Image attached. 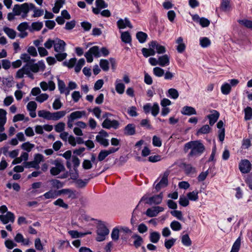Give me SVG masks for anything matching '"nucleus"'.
Returning <instances> with one entry per match:
<instances>
[{"label":"nucleus","mask_w":252,"mask_h":252,"mask_svg":"<svg viewBox=\"0 0 252 252\" xmlns=\"http://www.w3.org/2000/svg\"><path fill=\"white\" fill-rule=\"evenodd\" d=\"M190 149L189 154V157H196L201 155L205 150L203 144L199 141H192L187 143L184 146V150L187 153Z\"/></svg>","instance_id":"1"},{"label":"nucleus","mask_w":252,"mask_h":252,"mask_svg":"<svg viewBox=\"0 0 252 252\" xmlns=\"http://www.w3.org/2000/svg\"><path fill=\"white\" fill-rule=\"evenodd\" d=\"M96 233V240L101 242L106 239V237L109 233V230L104 224L101 223L97 226Z\"/></svg>","instance_id":"2"},{"label":"nucleus","mask_w":252,"mask_h":252,"mask_svg":"<svg viewBox=\"0 0 252 252\" xmlns=\"http://www.w3.org/2000/svg\"><path fill=\"white\" fill-rule=\"evenodd\" d=\"M30 10L29 4L28 3H24L22 4H15L14 6L13 11L16 15H20L21 13H23L22 17L25 18Z\"/></svg>","instance_id":"3"},{"label":"nucleus","mask_w":252,"mask_h":252,"mask_svg":"<svg viewBox=\"0 0 252 252\" xmlns=\"http://www.w3.org/2000/svg\"><path fill=\"white\" fill-rule=\"evenodd\" d=\"M51 164L55 165V167H52L50 169V173L54 176L59 174L61 172L65 170V167L62 163L61 160L59 159L52 160Z\"/></svg>","instance_id":"4"},{"label":"nucleus","mask_w":252,"mask_h":252,"mask_svg":"<svg viewBox=\"0 0 252 252\" xmlns=\"http://www.w3.org/2000/svg\"><path fill=\"white\" fill-rule=\"evenodd\" d=\"M119 125V123L117 121H111L109 118L105 119L102 124V126L103 128L107 129H110L111 127L116 129L118 128Z\"/></svg>","instance_id":"5"},{"label":"nucleus","mask_w":252,"mask_h":252,"mask_svg":"<svg viewBox=\"0 0 252 252\" xmlns=\"http://www.w3.org/2000/svg\"><path fill=\"white\" fill-rule=\"evenodd\" d=\"M169 175V173L168 172H165L163 175V176L156 186V189L157 191L159 190L161 188H164L166 187L168 185V176Z\"/></svg>","instance_id":"6"},{"label":"nucleus","mask_w":252,"mask_h":252,"mask_svg":"<svg viewBox=\"0 0 252 252\" xmlns=\"http://www.w3.org/2000/svg\"><path fill=\"white\" fill-rule=\"evenodd\" d=\"M251 165L248 160H243L239 164V169L243 173H248L251 169Z\"/></svg>","instance_id":"7"},{"label":"nucleus","mask_w":252,"mask_h":252,"mask_svg":"<svg viewBox=\"0 0 252 252\" xmlns=\"http://www.w3.org/2000/svg\"><path fill=\"white\" fill-rule=\"evenodd\" d=\"M66 43L65 42L59 38H56L55 41L54 50L56 52H63L65 50Z\"/></svg>","instance_id":"8"},{"label":"nucleus","mask_w":252,"mask_h":252,"mask_svg":"<svg viewBox=\"0 0 252 252\" xmlns=\"http://www.w3.org/2000/svg\"><path fill=\"white\" fill-rule=\"evenodd\" d=\"M0 220L4 224H6L9 221L13 222L15 220V216L13 213L7 212L5 215H0Z\"/></svg>","instance_id":"9"},{"label":"nucleus","mask_w":252,"mask_h":252,"mask_svg":"<svg viewBox=\"0 0 252 252\" xmlns=\"http://www.w3.org/2000/svg\"><path fill=\"white\" fill-rule=\"evenodd\" d=\"M150 47L156 49L158 54H163L166 52V49L164 46L159 44L156 41H152L149 43Z\"/></svg>","instance_id":"10"},{"label":"nucleus","mask_w":252,"mask_h":252,"mask_svg":"<svg viewBox=\"0 0 252 252\" xmlns=\"http://www.w3.org/2000/svg\"><path fill=\"white\" fill-rule=\"evenodd\" d=\"M162 193H160L158 195H156L152 197H149L148 201H146V204L152 205V204H159L161 203L162 199Z\"/></svg>","instance_id":"11"},{"label":"nucleus","mask_w":252,"mask_h":252,"mask_svg":"<svg viewBox=\"0 0 252 252\" xmlns=\"http://www.w3.org/2000/svg\"><path fill=\"white\" fill-rule=\"evenodd\" d=\"M65 114L66 112L65 111H58L54 113H51L50 112L49 120L57 121L64 117Z\"/></svg>","instance_id":"12"},{"label":"nucleus","mask_w":252,"mask_h":252,"mask_svg":"<svg viewBox=\"0 0 252 252\" xmlns=\"http://www.w3.org/2000/svg\"><path fill=\"white\" fill-rule=\"evenodd\" d=\"M217 126L218 128L220 129L219 130V136L220 141L222 142L224 140L225 136V129L224 128H222L223 126V122L220 121Z\"/></svg>","instance_id":"13"},{"label":"nucleus","mask_w":252,"mask_h":252,"mask_svg":"<svg viewBox=\"0 0 252 252\" xmlns=\"http://www.w3.org/2000/svg\"><path fill=\"white\" fill-rule=\"evenodd\" d=\"M219 116V113L216 110H213L212 114L207 116V118L209 119V124L211 126H213L217 121Z\"/></svg>","instance_id":"14"},{"label":"nucleus","mask_w":252,"mask_h":252,"mask_svg":"<svg viewBox=\"0 0 252 252\" xmlns=\"http://www.w3.org/2000/svg\"><path fill=\"white\" fill-rule=\"evenodd\" d=\"M124 133L127 135H133L135 133V127L133 124H129L126 126Z\"/></svg>","instance_id":"15"},{"label":"nucleus","mask_w":252,"mask_h":252,"mask_svg":"<svg viewBox=\"0 0 252 252\" xmlns=\"http://www.w3.org/2000/svg\"><path fill=\"white\" fill-rule=\"evenodd\" d=\"M158 65L161 66H165L169 64V58L167 55L160 56L158 59Z\"/></svg>","instance_id":"16"},{"label":"nucleus","mask_w":252,"mask_h":252,"mask_svg":"<svg viewBox=\"0 0 252 252\" xmlns=\"http://www.w3.org/2000/svg\"><path fill=\"white\" fill-rule=\"evenodd\" d=\"M131 238L134 239L135 240L133 242V245L136 248H138L140 247L143 243V238L138 234H134L131 236Z\"/></svg>","instance_id":"17"},{"label":"nucleus","mask_w":252,"mask_h":252,"mask_svg":"<svg viewBox=\"0 0 252 252\" xmlns=\"http://www.w3.org/2000/svg\"><path fill=\"white\" fill-rule=\"evenodd\" d=\"M181 112L183 114L185 115L196 114V110L194 108L188 106H184L182 108Z\"/></svg>","instance_id":"18"},{"label":"nucleus","mask_w":252,"mask_h":252,"mask_svg":"<svg viewBox=\"0 0 252 252\" xmlns=\"http://www.w3.org/2000/svg\"><path fill=\"white\" fill-rule=\"evenodd\" d=\"M121 38L125 43L130 44L131 42V37L128 32H121Z\"/></svg>","instance_id":"19"},{"label":"nucleus","mask_w":252,"mask_h":252,"mask_svg":"<svg viewBox=\"0 0 252 252\" xmlns=\"http://www.w3.org/2000/svg\"><path fill=\"white\" fill-rule=\"evenodd\" d=\"M89 179H77L76 181H75V186L77 188L79 189H83L86 187L87 185L88 182H89Z\"/></svg>","instance_id":"20"},{"label":"nucleus","mask_w":252,"mask_h":252,"mask_svg":"<svg viewBox=\"0 0 252 252\" xmlns=\"http://www.w3.org/2000/svg\"><path fill=\"white\" fill-rule=\"evenodd\" d=\"M85 114L86 112L84 111H77L71 113L68 117L74 121L75 119L82 118V116H85Z\"/></svg>","instance_id":"21"},{"label":"nucleus","mask_w":252,"mask_h":252,"mask_svg":"<svg viewBox=\"0 0 252 252\" xmlns=\"http://www.w3.org/2000/svg\"><path fill=\"white\" fill-rule=\"evenodd\" d=\"M160 237L159 232L154 231L150 233L149 236L150 241L153 243H157Z\"/></svg>","instance_id":"22"},{"label":"nucleus","mask_w":252,"mask_h":252,"mask_svg":"<svg viewBox=\"0 0 252 252\" xmlns=\"http://www.w3.org/2000/svg\"><path fill=\"white\" fill-rule=\"evenodd\" d=\"M142 52L143 56L146 58L150 56H154L156 54V51L152 47H150V49L143 48L142 49Z\"/></svg>","instance_id":"23"},{"label":"nucleus","mask_w":252,"mask_h":252,"mask_svg":"<svg viewBox=\"0 0 252 252\" xmlns=\"http://www.w3.org/2000/svg\"><path fill=\"white\" fill-rule=\"evenodd\" d=\"M64 3V0H57L55 4V6L53 8V12L55 13H59L60 9L62 7Z\"/></svg>","instance_id":"24"},{"label":"nucleus","mask_w":252,"mask_h":252,"mask_svg":"<svg viewBox=\"0 0 252 252\" xmlns=\"http://www.w3.org/2000/svg\"><path fill=\"white\" fill-rule=\"evenodd\" d=\"M3 31L9 38L11 39L15 38L16 35V32L14 30L8 27H4Z\"/></svg>","instance_id":"25"},{"label":"nucleus","mask_w":252,"mask_h":252,"mask_svg":"<svg viewBox=\"0 0 252 252\" xmlns=\"http://www.w3.org/2000/svg\"><path fill=\"white\" fill-rule=\"evenodd\" d=\"M136 36L140 43H144L146 41L148 35L143 32H137Z\"/></svg>","instance_id":"26"},{"label":"nucleus","mask_w":252,"mask_h":252,"mask_svg":"<svg viewBox=\"0 0 252 252\" xmlns=\"http://www.w3.org/2000/svg\"><path fill=\"white\" fill-rule=\"evenodd\" d=\"M20 58L24 62L27 63V64H31L35 61L34 59H31L30 56L26 53L21 54Z\"/></svg>","instance_id":"27"},{"label":"nucleus","mask_w":252,"mask_h":252,"mask_svg":"<svg viewBox=\"0 0 252 252\" xmlns=\"http://www.w3.org/2000/svg\"><path fill=\"white\" fill-rule=\"evenodd\" d=\"M158 214L156 206L148 209L146 212V215L149 217H156Z\"/></svg>","instance_id":"28"},{"label":"nucleus","mask_w":252,"mask_h":252,"mask_svg":"<svg viewBox=\"0 0 252 252\" xmlns=\"http://www.w3.org/2000/svg\"><path fill=\"white\" fill-rule=\"evenodd\" d=\"M43 196L46 199L54 198L59 196L57 191L51 190L47 192L44 193Z\"/></svg>","instance_id":"29"},{"label":"nucleus","mask_w":252,"mask_h":252,"mask_svg":"<svg viewBox=\"0 0 252 252\" xmlns=\"http://www.w3.org/2000/svg\"><path fill=\"white\" fill-rule=\"evenodd\" d=\"M88 52L90 53L92 55H94L95 57L97 58L100 56V53L99 52V48L97 46H94L90 48Z\"/></svg>","instance_id":"30"},{"label":"nucleus","mask_w":252,"mask_h":252,"mask_svg":"<svg viewBox=\"0 0 252 252\" xmlns=\"http://www.w3.org/2000/svg\"><path fill=\"white\" fill-rule=\"evenodd\" d=\"M231 89L230 85L228 83H224L221 87V93L224 94H228L230 93Z\"/></svg>","instance_id":"31"},{"label":"nucleus","mask_w":252,"mask_h":252,"mask_svg":"<svg viewBox=\"0 0 252 252\" xmlns=\"http://www.w3.org/2000/svg\"><path fill=\"white\" fill-rule=\"evenodd\" d=\"M241 245V239L239 237L234 242L230 252H238Z\"/></svg>","instance_id":"32"},{"label":"nucleus","mask_w":252,"mask_h":252,"mask_svg":"<svg viewBox=\"0 0 252 252\" xmlns=\"http://www.w3.org/2000/svg\"><path fill=\"white\" fill-rule=\"evenodd\" d=\"M120 230L117 227H115L112 230L111 236L114 241H117L119 238Z\"/></svg>","instance_id":"33"},{"label":"nucleus","mask_w":252,"mask_h":252,"mask_svg":"<svg viewBox=\"0 0 252 252\" xmlns=\"http://www.w3.org/2000/svg\"><path fill=\"white\" fill-rule=\"evenodd\" d=\"M210 126L207 125H204L202 127H201L197 132V135H199L200 134H206L208 133L210 130Z\"/></svg>","instance_id":"34"},{"label":"nucleus","mask_w":252,"mask_h":252,"mask_svg":"<svg viewBox=\"0 0 252 252\" xmlns=\"http://www.w3.org/2000/svg\"><path fill=\"white\" fill-rule=\"evenodd\" d=\"M245 119L246 120H250L252 119V109L248 106L245 109Z\"/></svg>","instance_id":"35"},{"label":"nucleus","mask_w":252,"mask_h":252,"mask_svg":"<svg viewBox=\"0 0 252 252\" xmlns=\"http://www.w3.org/2000/svg\"><path fill=\"white\" fill-rule=\"evenodd\" d=\"M170 227L174 231H179L182 229L181 223L176 220L173 221L170 224Z\"/></svg>","instance_id":"36"},{"label":"nucleus","mask_w":252,"mask_h":252,"mask_svg":"<svg viewBox=\"0 0 252 252\" xmlns=\"http://www.w3.org/2000/svg\"><path fill=\"white\" fill-rule=\"evenodd\" d=\"M182 242L186 246H189L191 245V241L190 240L188 234H185L182 236Z\"/></svg>","instance_id":"37"},{"label":"nucleus","mask_w":252,"mask_h":252,"mask_svg":"<svg viewBox=\"0 0 252 252\" xmlns=\"http://www.w3.org/2000/svg\"><path fill=\"white\" fill-rule=\"evenodd\" d=\"M198 192L197 191H193L188 193L187 196L189 199L192 201H196L198 199Z\"/></svg>","instance_id":"38"},{"label":"nucleus","mask_w":252,"mask_h":252,"mask_svg":"<svg viewBox=\"0 0 252 252\" xmlns=\"http://www.w3.org/2000/svg\"><path fill=\"white\" fill-rule=\"evenodd\" d=\"M96 140L99 142L100 144L103 145L105 147H107L109 145V142L107 139H104L101 136L97 135L96 136Z\"/></svg>","instance_id":"39"},{"label":"nucleus","mask_w":252,"mask_h":252,"mask_svg":"<svg viewBox=\"0 0 252 252\" xmlns=\"http://www.w3.org/2000/svg\"><path fill=\"white\" fill-rule=\"evenodd\" d=\"M211 44V41L207 37H202L200 39V44L202 47H207Z\"/></svg>","instance_id":"40"},{"label":"nucleus","mask_w":252,"mask_h":252,"mask_svg":"<svg viewBox=\"0 0 252 252\" xmlns=\"http://www.w3.org/2000/svg\"><path fill=\"white\" fill-rule=\"evenodd\" d=\"M85 63V61L84 59H83V58L80 59L78 61L75 67V71L76 72L78 73V72H80V71L82 67L84 65Z\"/></svg>","instance_id":"41"},{"label":"nucleus","mask_w":252,"mask_h":252,"mask_svg":"<svg viewBox=\"0 0 252 252\" xmlns=\"http://www.w3.org/2000/svg\"><path fill=\"white\" fill-rule=\"evenodd\" d=\"M238 22L247 27V28L251 29L252 30V21L244 19L239 20Z\"/></svg>","instance_id":"42"},{"label":"nucleus","mask_w":252,"mask_h":252,"mask_svg":"<svg viewBox=\"0 0 252 252\" xmlns=\"http://www.w3.org/2000/svg\"><path fill=\"white\" fill-rule=\"evenodd\" d=\"M153 72L154 74L158 77H161L164 74V70L159 67L154 68Z\"/></svg>","instance_id":"43"},{"label":"nucleus","mask_w":252,"mask_h":252,"mask_svg":"<svg viewBox=\"0 0 252 252\" xmlns=\"http://www.w3.org/2000/svg\"><path fill=\"white\" fill-rule=\"evenodd\" d=\"M229 0H222L220 8L223 11H226L230 8Z\"/></svg>","instance_id":"44"},{"label":"nucleus","mask_w":252,"mask_h":252,"mask_svg":"<svg viewBox=\"0 0 252 252\" xmlns=\"http://www.w3.org/2000/svg\"><path fill=\"white\" fill-rule=\"evenodd\" d=\"M127 161V158L123 156H121L119 159H116L114 163L119 167L122 166Z\"/></svg>","instance_id":"45"},{"label":"nucleus","mask_w":252,"mask_h":252,"mask_svg":"<svg viewBox=\"0 0 252 252\" xmlns=\"http://www.w3.org/2000/svg\"><path fill=\"white\" fill-rule=\"evenodd\" d=\"M176 240L174 238L168 240L166 239L164 243L165 248L167 249H170L174 245Z\"/></svg>","instance_id":"46"},{"label":"nucleus","mask_w":252,"mask_h":252,"mask_svg":"<svg viewBox=\"0 0 252 252\" xmlns=\"http://www.w3.org/2000/svg\"><path fill=\"white\" fill-rule=\"evenodd\" d=\"M54 204L62 207L64 209H67L68 206L67 204H65L63 200L61 198H59L54 202Z\"/></svg>","instance_id":"47"},{"label":"nucleus","mask_w":252,"mask_h":252,"mask_svg":"<svg viewBox=\"0 0 252 252\" xmlns=\"http://www.w3.org/2000/svg\"><path fill=\"white\" fill-rule=\"evenodd\" d=\"M100 66L104 71H107L109 69V62L106 60H101Z\"/></svg>","instance_id":"48"},{"label":"nucleus","mask_w":252,"mask_h":252,"mask_svg":"<svg viewBox=\"0 0 252 252\" xmlns=\"http://www.w3.org/2000/svg\"><path fill=\"white\" fill-rule=\"evenodd\" d=\"M43 27V23L40 22H33L32 24V30L34 31H40Z\"/></svg>","instance_id":"49"},{"label":"nucleus","mask_w":252,"mask_h":252,"mask_svg":"<svg viewBox=\"0 0 252 252\" xmlns=\"http://www.w3.org/2000/svg\"><path fill=\"white\" fill-rule=\"evenodd\" d=\"M34 146V145L33 144H31L28 142L23 143L21 146V148L23 150L29 152L32 150V148H33Z\"/></svg>","instance_id":"50"},{"label":"nucleus","mask_w":252,"mask_h":252,"mask_svg":"<svg viewBox=\"0 0 252 252\" xmlns=\"http://www.w3.org/2000/svg\"><path fill=\"white\" fill-rule=\"evenodd\" d=\"M50 112L44 110H40L38 112V115L40 117L44 118L47 120H49Z\"/></svg>","instance_id":"51"},{"label":"nucleus","mask_w":252,"mask_h":252,"mask_svg":"<svg viewBox=\"0 0 252 252\" xmlns=\"http://www.w3.org/2000/svg\"><path fill=\"white\" fill-rule=\"evenodd\" d=\"M125 86V85L121 83H117L116 85V90L120 94H122L124 92Z\"/></svg>","instance_id":"52"},{"label":"nucleus","mask_w":252,"mask_h":252,"mask_svg":"<svg viewBox=\"0 0 252 252\" xmlns=\"http://www.w3.org/2000/svg\"><path fill=\"white\" fill-rule=\"evenodd\" d=\"M96 6L99 8H105L108 7V4L104 0H96Z\"/></svg>","instance_id":"53"},{"label":"nucleus","mask_w":252,"mask_h":252,"mask_svg":"<svg viewBox=\"0 0 252 252\" xmlns=\"http://www.w3.org/2000/svg\"><path fill=\"white\" fill-rule=\"evenodd\" d=\"M170 213L172 216H173L174 217H175L178 220H183L182 213L181 211L174 210V211H171Z\"/></svg>","instance_id":"54"},{"label":"nucleus","mask_w":252,"mask_h":252,"mask_svg":"<svg viewBox=\"0 0 252 252\" xmlns=\"http://www.w3.org/2000/svg\"><path fill=\"white\" fill-rule=\"evenodd\" d=\"M168 93L172 98L176 99L179 96V93L177 90L175 89H170L168 90Z\"/></svg>","instance_id":"55"},{"label":"nucleus","mask_w":252,"mask_h":252,"mask_svg":"<svg viewBox=\"0 0 252 252\" xmlns=\"http://www.w3.org/2000/svg\"><path fill=\"white\" fill-rule=\"evenodd\" d=\"M72 160L73 163L74 170L75 171H78L77 168L80 165V160L76 156H72Z\"/></svg>","instance_id":"56"},{"label":"nucleus","mask_w":252,"mask_h":252,"mask_svg":"<svg viewBox=\"0 0 252 252\" xmlns=\"http://www.w3.org/2000/svg\"><path fill=\"white\" fill-rule=\"evenodd\" d=\"M25 167L26 168L33 167L36 169L39 168V165L35 163L34 160L32 161L25 162Z\"/></svg>","instance_id":"57"},{"label":"nucleus","mask_w":252,"mask_h":252,"mask_svg":"<svg viewBox=\"0 0 252 252\" xmlns=\"http://www.w3.org/2000/svg\"><path fill=\"white\" fill-rule=\"evenodd\" d=\"M27 107L29 111H35L37 107V104L35 101H32L28 103Z\"/></svg>","instance_id":"58"},{"label":"nucleus","mask_w":252,"mask_h":252,"mask_svg":"<svg viewBox=\"0 0 252 252\" xmlns=\"http://www.w3.org/2000/svg\"><path fill=\"white\" fill-rule=\"evenodd\" d=\"M64 126L65 124L63 122H60L55 126V129L57 132H61L63 131Z\"/></svg>","instance_id":"59"},{"label":"nucleus","mask_w":252,"mask_h":252,"mask_svg":"<svg viewBox=\"0 0 252 252\" xmlns=\"http://www.w3.org/2000/svg\"><path fill=\"white\" fill-rule=\"evenodd\" d=\"M66 56L67 54L66 53H63V52H58V53L55 55L56 58L59 62L63 61L66 58Z\"/></svg>","instance_id":"60"},{"label":"nucleus","mask_w":252,"mask_h":252,"mask_svg":"<svg viewBox=\"0 0 252 252\" xmlns=\"http://www.w3.org/2000/svg\"><path fill=\"white\" fill-rule=\"evenodd\" d=\"M29 28V25L27 22H23L21 23L18 27L17 30L21 32H23L25 31Z\"/></svg>","instance_id":"61"},{"label":"nucleus","mask_w":252,"mask_h":252,"mask_svg":"<svg viewBox=\"0 0 252 252\" xmlns=\"http://www.w3.org/2000/svg\"><path fill=\"white\" fill-rule=\"evenodd\" d=\"M48 98V95L46 94H42L36 96L35 100L39 102H43Z\"/></svg>","instance_id":"62"},{"label":"nucleus","mask_w":252,"mask_h":252,"mask_svg":"<svg viewBox=\"0 0 252 252\" xmlns=\"http://www.w3.org/2000/svg\"><path fill=\"white\" fill-rule=\"evenodd\" d=\"M159 106L157 103H155L152 107V114L154 116H156L159 113Z\"/></svg>","instance_id":"63"},{"label":"nucleus","mask_w":252,"mask_h":252,"mask_svg":"<svg viewBox=\"0 0 252 252\" xmlns=\"http://www.w3.org/2000/svg\"><path fill=\"white\" fill-rule=\"evenodd\" d=\"M108 155L106 150H101L98 155L97 159L98 161H101L103 160Z\"/></svg>","instance_id":"64"}]
</instances>
